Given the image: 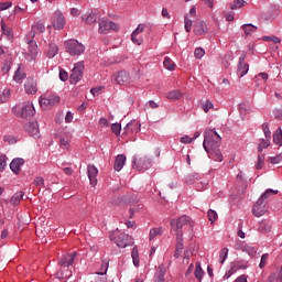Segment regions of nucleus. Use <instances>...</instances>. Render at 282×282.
<instances>
[{"mask_svg": "<svg viewBox=\"0 0 282 282\" xmlns=\"http://www.w3.org/2000/svg\"><path fill=\"white\" fill-rule=\"evenodd\" d=\"M76 260V252L67 253L62 256L58 261V265H65L69 268V265H74V261Z\"/></svg>", "mask_w": 282, "mask_h": 282, "instance_id": "nucleus-17", "label": "nucleus"}, {"mask_svg": "<svg viewBox=\"0 0 282 282\" xmlns=\"http://www.w3.org/2000/svg\"><path fill=\"white\" fill-rule=\"evenodd\" d=\"M214 107H215V105H213V101H210V100H206L202 105L203 111H205V113H208V111H210V109H214Z\"/></svg>", "mask_w": 282, "mask_h": 282, "instance_id": "nucleus-43", "label": "nucleus"}, {"mask_svg": "<svg viewBox=\"0 0 282 282\" xmlns=\"http://www.w3.org/2000/svg\"><path fill=\"white\" fill-rule=\"evenodd\" d=\"M164 274H166V267L164 264H160L154 274V280L164 281Z\"/></svg>", "mask_w": 282, "mask_h": 282, "instance_id": "nucleus-25", "label": "nucleus"}, {"mask_svg": "<svg viewBox=\"0 0 282 282\" xmlns=\"http://www.w3.org/2000/svg\"><path fill=\"white\" fill-rule=\"evenodd\" d=\"M23 164H25V160L24 159L15 158L10 163V170L15 175H19V173L21 172V166H23Z\"/></svg>", "mask_w": 282, "mask_h": 282, "instance_id": "nucleus-18", "label": "nucleus"}, {"mask_svg": "<svg viewBox=\"0 0 282 282\" xmlns=\"http://www.w3.org/2000/svg\"><path fill=\"white\" fill-rule=\"evenodd\" d=\"M8 166V156L6 154H0V172L3 173Z\"/></svg>", "mask_w": 282, "mask_h": 282, "instance_id": "nucleus-40", "label": "nucleus"}, {"mask_svg": "<svg viewBox=\"0 0 282 282\" xmlns=\"http://www.w3.org/2000/svg\"><path fill=\"white\" fill-rule=\"evenodd\" d=\"M132 263L138 268L140 265V254L138 253V247L134 246L131 252Z\"/></svg>", "mask_w": 282, "mask_h": 282, "instance_id": "nucleus-30", "label": "nucleus"}, {"mask_svg": "<svg viewBox=\"0 0 282 282\" xmlns=\"http://www.w3.org/2000/svg\"><path fill=\"white\" fill-rule=\"evenodd\" d=\"M115 80L117 85H127L130 80V77L127 70H121L117 74Z\"/></svg>", "mask_w": 282, "mask_h": 282, "instance_id": "nucleus-22", "label": "nucleus"}, {"mask_svg": "<svg viewBox=\"0 0 282 282\" xmlns=\"http://www.w3.org/2000/svg\"><path fill=\"white\" fill-rule=\"evenodd\" d=\"M85 73V63L79 62L74 65L72 69L69 82L72 85H76V83L83 79V74Z\"/></svg>", "mask_w": 282, "mask_h": 282, "instance_id": "nucleus-7", "label": "nucleus"}, {"mask_svg": "<svg viewBox=\"0 0 282 282\" xmlns=\"http://www.w3.org/2000/svg\"><path fill=\"white\" fill-rule=\"evenodd\" d=\"M9 8H12V2H0V10L3 12V10H8Z\"/></svg>", "mask_w": 282, "mask_h": 282, "instance_id": "nucleus-60", "label": "nucleus"}, {"mask_svg": "<svg viewBox=\"0 0 282 282\" xmlns=\"http://www.w3.org/2000/svg\"><path fill=\"white\" fill-rule=\"evenodd\" d=\"M15 113L19 118H32L36 113V110L34 109L33 102L26 101L15 107Z\"/></svg>", "mask_w": 282, "mask_h": 282, "instance_id": "nucleus-5", "label": "nucleus"}, {"mask_svg": "<svg viewBox=\"0 0 282 282\" xmlns=\"http://www.w3.org/2000/svg\"><path fill=\"white\" fill-rule=\"evenodd\" d=\"M261 198H258L256 204L253 205L252 213L254 217H263L265 215V203H263Z\"/></svg>", "mask_w": 282, "mask_h": 282, "instance_id": "nucleus-14", "label": "nucleus"}, {"mask_svg": "<svg viewBox=\"0 0 282 282\" xmlns=\"http://www.w3.org/2000/svg\"><path fill=\"white\" fill-rule=\"evenodd\" d=\"M189 223H191V218L186 215L181 216L177 219H173L171 221L172 230H174L175 232H180L183 226H186Z\"/></svg>", "mask_w": 282, "mask_h": 282, "instance_id": "nucleus-12", "label": "nucleus"}, {"mask_svg": "<svg viewBox=\"0 0 282 282\" xmlns=\"http://www.w3.org/2000/svg\"><path fill=\"white\" fill-rule=\"evenodd\" d=\"M58 54V46L56 44H50V50L47 52L48 58H54Z\"/></svg>", "mask_w": 282, "mask_h": 282, "instance_id": "nucleus-38", "label": "nucleus"}, {"mask_svg": "<svg viewBox=\"0 0 282 282\" xmlns=\"http://www.w3.org/2000/svg\"><path fill=\"white\" fill-rule=\"evenodd\" d=\"M206 54V51H204V48L202 47H197L195 51H194V56L195 58H204V55Z\"/></svg>", "mask_w": 282, "mask_h": 282, "instance_id": "nucleus-53", "label": "nucleus"}, {"mask_svg": "<svg viewBox=\"0 0 282 282\" xmlns=\"http://www.w3.org/2000/svg\"><path fill=\"white\" fill-rule=\"evenodd\" d=\"M152 162L151 159L148 156H133L132 159V169H135L137 171H148V169H151Z\"/></svg>", "mask_w": 282, "mask_h": 282, "instance_id": "nucleus-6", "label": "nucleus"}, {"mask_svg": "<svg viewBox=\"0 0 282 282\" xmlns=\"http://www.w3.org/2000/svg\"><path fill=\"white\" fill-rule=\"evenodd\" d=\"M111 131L115 133V135H120V132L122 131V126L120 123H112Z\"/></svg>", "mask_w": 282, "mask_h": 282, "instance_id": "nucleus-49", "label": "nucleus"}, {"mask_svg": "<svg viewBox=\"0 0 282 282\" xmlns=\"http://www.w3.org/2000/svg\"><path fill=\"white\" fill-rule=\"evenodd\" d=\"M64 45L69 56H80L82 54H85V46L77 40H68Z\"/></svg>", "mask_w": 282, "mask_h": 282, "instance_id": "nucleus-4", "label": "nucleus"}, {"mask_svg": "<svg viewBox=\"0 0 282 282\" xmlns=\"http://www.w3.org/2000/svg\"><path fill=\"white\" fill-rule=\"evenodd\" d=\"M272 230V226L268 225L265 221H260L258 227V232L262 235H268Z\"/></svg>", "mask_w": 282, "mask_h": 282, "instance_id": "nucleus-28", "label": "nucleus"}, {"mask_svg": "<svg viewBox=\"0 0 282 282\" xmlns=\"http://www.w3.org/2000/svg\"><path fill=\"white\" fill-rule=\"evenodd\" d=\"M246 6V0H235L234 4L230 6L231 10H239Z\"/></svg>", "mask_w": 282, "mask_h": 282, "instance_id": "nucleus-41", "label": "nucleus"}, {"mask_svg": "<svg viewBox=\"0 0 282 282\" xmlns=\"http://www.w3.org/2000/svg\"><path fill=\"white\" fill-rule=\"evenodd\" d=\"M242 30H243L246 36H250V34H253V32H257V26L252 25L251 23L243 24Z\"/></svg>", "mask_w": 282, "mask_h": 282, "instance_id": "nucleus-34", "label": "nucleus"}, {"mask_svg": "<svg viewBox=\"0 0 282 282\" xmlns=\"http://www.w3.org/2000/svg\"><path fill=\"white\" fill-rule=\"evenodd\" d=\"M227 259H228V248H223L219 252V263L221 264L226 263Z\"/></svg>", "mask_w": 282, "mask_h": 282, "instance_id": "nucleus-39", "label": "nucleus"}, {"mask_svg": "<svg viewBox=\"0 0 282 282\" xmlns=\"http://www.w3.org/2000/svg\"><path fill=\"white\" fill-rule=\"evenodd\" d=\"M207 217H208V219H209V221H210V224H215V221H216V219H217V212H215V210H213V209H209L208 212H207Z\"/></svg>", "mask_w": 282, "mask_h": 282, "instance_id": "nucleus-46", "label": "nucleus"}, {"mask_svg": "<svg viewBox=\"0 0 282 282\" xmlns=\"http://www.w3.org/2000/svg\"><path fill=\"white\" fill-rule=\"evenodd\" d=\"M182 144H191L193 142V138L185 135L181 138Z\"/></svg>", "mask_w": 282, "mask_h": 282, "instance_id": "nucleus-62", "label": "nucleus"}, {"mask_svg": "<svg viewBox=\"0 0 282 282\" xmlns=\"http://www.w3.org/2000/svg\"><path fill=\"white\" fill-rule=\"evenodd\" d=\"M269 162H271V164L281 163L282 162V152L280 154H278L276 156L269 158Z\"/></svg>", "mask_w": 282, "mask_h": 282, "instance_id": "nucleus-54", "label": "nucleus"}, {"mask_svg": "<svg viewBox=\"0 0 282 282\" xmlns=\"http://www.w3.org/2000/svg\"><path fill=\"white\" fill-rule=\"evenodd\" d=\"M43 32H45V24H43V22H36L32 25L31 31L26 36L29 50L24 53V58L29 63L36 61V57L39 56V46L36 45V41L32 39H34L36 34H43Z\"/></svg>", "mask_w": 282, "mask_h": 282, "instance_id": "nucleus-1", "label": "nucleus"}, {"mask_svg": "<svg viewBox=\"0 0 282 282\" xmlns=\"http://www.w3.org/2000/svg\"><path fill=\"white\" fill-rule=\"evenodd\" d=\"M184 24H185V31L191 32V29L193 28V20L188 19V17H185Z\"/></svg>", "mask_w": 282, "mask_h": 282, "instance_id": "nucleus-55", "label": "nucleus"}, {"mask_svg": "<svg viewBox=\"0 0 282 282\" xmlns=\"http://www.w3.org/2000/svg\"><path fill=\"white\" fill-rule=\"evenodd\" d=\"M184 96V94L182 93V90L180 89H175V90H171L166 94V98L167 100H181V98Z\"/></svg>", "mask_w": 282, "mask_h": 282, "instance_id": "nucleus-24", "label": "nucleus"}, {"mask_svg": "<svg viewBox=\"0 0 282 282\" xmlns=\"http://www.w3.org/2000/svg\"><path fill=\"white\" fill-rule=\"evenodd\" d=\"M268 147H270V139H262L258 148L259 153H261L263 149H268Z\"/></svg>", "mask_w": 282, "mask_h": 282, "instance_id": "nucleus-45", "label": "nucleus"}, {"mask_svg": "<svg viewBox=\"0 0 282 282\" xmlns=\"http://www.w3.org/2000/svg\"><path fill=\"white\" fill-rule=\"evenodd\" d=\"M25 131H26V133H29V135H31L32 138H39V133H41V131L39 130V122H36V121H30V122L25 126Z\"/></svg>", "mask_w": 282, "mask_h": 282, "instance_id": "nucleus-16", "label": "nucleus"}, {"mask_svg": "<svg viewBox=\"0 0 282 282\" xmlns=\"http://www.w3.org/2000/svg\"><path fill=\"white\" fill-rule=\"evenodd\" d=\"M98 23H99V29H98L99 34H109L111 30H113L115 32H117L118 30V24L109 20L101 19L98 21Z\"/></svg>", "mask_w": 282, "mask_h": 282, "instance_id": "nucleus-10", "label": "nucleus"}, {"mask_svg": "<svg viewBox=\"0 0 282 282\" xmlns=\"http://www.w3.org/2000/svg\"><path fill=\"white\" fill-rule=\"evenodd\" d=\"M237 273V265H231L230 270H228L225 275L223 276L224 281L230 279V276H232V274Z\"/></svg>", "mask_w": 282, "mask_h": 282, "instance_id": "nucleus-44", "label": "nucleus"}, {"mask_svg": "<svg viewBox=\"0 0 282 282\" xmlns=\"http://www.w3.org/2000/svg\"><path fill=\"white\" fill-rule=\"evenodd\" d=\"M59 147L64 150H69V139L61 138L59 139Z\"/></svg>", "mask_w": 282, "mask_h": 282, "instance_id": "nucleus-51", "label": "nucleus"}, {"mask_svg": "<svg viewBox=\"0 0 282 282\" xmlns=\"http://www.w3.org/2000/svg\"><path fill=\"white\" fill-rule=\"evenodd\" d=\"M110 239L117 243L118 248H127V246H133V238L119 230L110 234Z\"/></svg>", "mask_w": 282, "mask_h": 282, "instance_id": "nucleus-3", "label": "nucleus"}, {"mask_svg": "<svg viewBox=\"0 0 282 282\" xmlns=\"http://www.w3.org/2000/svg\"><path fill=\"white\" fill-rule=\"evenodd\" d=\"M239 111H240L241 116H246L247 113H250V106L247 104H241L239 106Z\"/></svg>", "mask_w": 282, "mask_h": 282, "instance_id": "nucleus-48", "label": "nucleus"}, {"mask_svg": "<svg viewBox=\"0 0 282 282\" xmlns=\"http://www.w3.org/2000/svg\"><path fill=\"white\" fill-rule=\"evenodd\" d=\"M205 151L208 153V158H210V160H215V162H224V154H221V150H219V148Z\"/></svg>", "mask_w": 282, "mask_h": 282, "instance_id": "nucleus-20", "label": "nucleus"}, {"mask_svg": "<svg viewBox=\"0 0 282 282\" xmlns=\"http://www.w3.org/2000/svg\"><path fill=\"white\" fill-rule=\"evenodd\" d=\"M269 12H270L271 17H276V14H279V12H280L279 4H271L269 8Z\"/></svg>", "mask_w": 282, "mask_h": 282, "instance_id": "nucleus-50", "label": "nucleus"}, {"mask_svg": "<svg viewBox=\"0 0 282 282\" xmlns=\"http://www.w3.org/2000/svg\"><path fill=\"white\" fill-rule=\"evenodd\" d=\"M52 25L55 30H63L65 28V15H63V12L55 11L52 17Z\"/></svg>", "mask_w": 282, "mask_h": 282, "instance_id": "nucleus-11", "label": "nucleus"}, {"mask_svg": "<svg viewBox=\"0 0 282 282\" xmlns=\"http://www.w3.org/2000/svg\"><path fill=\"white\" fill-rule=\"evenodd\" d=\"M268 257H270V254H268V253H263L261 257L259 268H261L262 270H263V268H265V265L268 263Z\"/></svg>", "mask_w": 282, "mask_h": 282, "instance_id": "nucleus-57", "label": "nucleus"}, {"mask_svg": "<svg viewBox=\"0 0 282 282\" xmlns=\"http://www.w3.org/2000/svg\"><path fill=\"white\" fill-rule=\"evenodd\" d=\"M69 78V75L65 72V69H59V80L65 83Z\"/></svg>", "mask_w": 282, "mask_h": 282, "instance_id": "nucleus-58", "label": "nucleus"}, {"mask_svg": "<svg viewBox=\"0 0 282 282\" xmlns=\"http://www.w3.org/2000/svg\"><path fill=\"white\" fill-rule=\"evenodd\" d=\"M194 34L196 36H204V34H208V26L206 25V22L199 21L194 25Z\"/></svg>", "mask_w": 282, "mask_h": 282, "instance_id": "nucleus-19", "label": "nucleus"}, {"mask_svg": "<svg viewBox=\"0 0 282 282\" xmlns=\"http://www.w3.org/2000/svg\"><path fill=\"white\" fill-rule=\"evenodd\" d=\"M273 142L278 147H282V129L279 127L273 133Z\"/></svg>", "mask_w": 282, "mask_h": 282, "instance_id": "nucleus-27", "label": "nucleus"}, {"mask_svg": "<svg viewBox=\"0 0 282 282\" xmlns=\"http://www.w3.org/2000/svg\"><path fill=\"white\" fill-rule=\"evenodd\" d=\"M242 252H247V254H249V257H254V254H257V249H254V247H252L250 245H243Z\"/></svg>", "mask_w": 282, "mask_h": 282, "instance_id": "nucleus-37", "label": "nucleus"}, {"mask_svg": "<svg viewBox=\"0 0 282 282\" xmlns=\"http://www.w3.org/2000/svg\"><path fill=\"white\" fill-rule=\"evenodd\" d=\"M24 89L26 94L34 95L36 91H39V86L34 79H28L24 84Z\"/></svg>", "mask_w": 282, "mask_h": 282, "instance_id": "nucleus-21", "label": "nucleus"}, {"mask_svg": "<svg viewBox=\"0 0 282 282\" xmlns=\"http://www.w3.org/2000/svg\"><path fill=\"white\" fill-rule=\"evenodd\" d=\"M163 65L165 69H169V72H173V69H175V63H173L171 57H165L163 61Z\"/></svg>", "mask_w": 282, "mask_h": 282, "instance_id": "nucleus-36", "label": "nucleus"}, {"mask_svg": "<svg viewBox=\"0 0 282 282\" xmlns=\"http://www.w3.org/2000/svg\"><path fill=\"white\" fill-rule=\"evenodd\" d=\"M24 78L25 72L21 69V66H19L14 73L13 80H15V83H21V80H24Z\"/></svg>", "mask_w": 282, "mask_h": 282, "instance_id": "nucleus-29", "label": "nucleus"}, {"mask_svg": "<svg viewBox=\"0 0 282 282\" xmlns=\"http://www.w3.org/2000/svg\"><path fill=\"white\" fill-rule=\"evenodd\" d=\"M23 192H17L10 200L12 206H19V204H21V199H23Z\"/></svg>", "mask_w": 282, "mask_h": 282, "instance_id": "nucleus-32", "label": "nucleus"}, {"mask_svg": "<svg viewBox=\"0 0 282 282\" xmlns=\"http://www.w3.org/2000/svg\"><path fill=\"white\" fill-rule=\"evenodd\" d=\"M278 194H279V191L268 188L264 193L261 194L259 199H261L262 202H265V199H268V197H272L273 195H278Z\"/></svg>", "mask_w": 282, "mask_h": 282, "instance_id": "nucleus-31", "label": "nucleus"}, {"mask_svg": "<svg viewBox=\"0 0 282 282\" xmlns=\"http://www.w3.org/2000/svg\"><path fill=\"white\" fill-rule=\"evenodd\" d=\"M83 21H85L87 25H93V23H96V21H98V14L91 12L86 15H83Z\"/></svg>", "mask_w": 282, "mask_h": 282, "instance_id": "nucleus-26", "label": "nucleus"}, {"mask_svg": "<svg viewBox=\"0 0 282 282\" xmlns=\"http://www.w3.org/2000/svg\"><path fill=\"white\" fill-rule=\"evenodd\" d=\"M194 275H195V279H197L199 282H202V279L204 276V270L202 269V263L196 262Z\"/></svg>", "mask_w": 282, "mask_h": 282, "instance_id": "nucleus-33", "label": "nucleus"}, {"mask_svg": "<svg viewBox=\"0 0 282 282\" xmlns=\"http://www.w3.org/2000/svg\"><path fill=\"white\" fill-rule=\"evenodd\" d=\"M203 147L205 151H213V149H219L221 147V137L215 129L205 131Z\"/></svg>", "mask_w": 282, "mask_h": 282, "instance_id": "nucleus-2", "label": "nucleus"}, {"mask_svg": "<svg viewBox=\"0 0 282 282\" xmlns=\"http://www.w3.org/2000/svg\"><path fill=\"white\" fill-rule=\"evenodd\" d=\"M280 282V279H279V274L278 273H273L269 276V282Z\"/></svg>", "mask_w": 282, "mask_h": 282, "instance_id": "nucleus-63", "label": "nucleus"}, {"mask_svg": "<svg viewBox=\"0 0 282 282\" xmlns=\"http://www.w3.org/2000/svg\"><path fill=\"white\" fill-rule=\"evenodd\" d=\"M87 173H88L90 186H96V184H98V178H97L98 177V167L89 164L87 166Z\"/></svg>", "mask_w": 282, "mask_h": 282, "instance_id": "nucleus-15", "label": "nucleus"}, {"mask_svg": "<svg viewBox=\"0 0 282 282\" xmlns=\"http://www.w3.org/2000/svg\"><path fill=\"white\" fill-rule=\"evenodd\" d=\"M247 56L248 54L246 52H242V54L239 57L238 68H237L238 78H243V76H246V74H248V72L250 70V65L246 63Z\"/></svg>", "mask_w": 282, "mask_h": 282, "instance_id": "nucleus-8", "label": "nucleus"}, {"mask_svg": "<svg viewBox=\"0 0 282 282\" xmlns=\"http://www.w3.org/2000/svg\"><path fill=\"white\" fill-rule=\"evenodd\" d=\"M147 25L145 24H139L138 28L132 32L133 34H142L144 32Z\"/></svg>", "mask_w": 282, "mask_h": 282, "instance_id": "nucleus-61", "label": "nucleus"}, {"mask_svg": "<svg viewBox=\"0 0 282 282\" xmlns=\"http://www.w3.org/2000/svg\"><path fill=\"white\" fill-rule=\"evenodd\" d=\"M4 142H8V144H17V137L12 134H6L3 137Z\"/></svg>", "mask_w": 282, "mask_h": 282, "instance_id": "nucleus-52", "label": "nucleus"}, {"mask_svg": "<svg viewBox=\"0 0 282 282\" xmlns=\"http://www.w3.org/2000/svg\"><path fill=\"white\" fill-rule=\"evenodd\" d=\"M164 232V230L159 227V228H152L150 230V241H153V239H155V237H160V235H162Z\"/></svg>", "mask_w": 282, "mask_h": 282, "instance_id": "nucleus-35", "label": "nucleus"}, {"mask_svg": "<svg viewBox=\"0 0 282 282\" xmlns=\"http://www.w3.org/2000/svg\"><path fill=\"white\" fill-rule=\"evenodd\" d=\"M264 160H265L264 154L258 155V162L256 164V169H258V171H261V169H263Z\"/></svg>", "mask_w": 282, "mask_h": 282, "instance_id": "nucleus-47", "label": "nucleus"}, {"mask_svg": "<svg viewBox=\"0 0 282 282\" xmlns=\"http://www.w3.org/2000/svg\"><path fill=\"white\" fill-rule=\"evenodd\" d=\"M235 282H248V276H246V274H242L240 276H238Z\"/></svg>", "mask_w": 282, "mask_h": 282, "instance_id": "nucleus-64", "label": "nucleus"}, {"mask_svg": "<svg viewBox=\"0 0 282 282\" xmlns=\"http://www.w3.org/2000/svg\"><path fill=\"white\" fill-rule=\"evenodd\" d=\"M262 131L267 140H270L272 138V132L270 131V126L268 123L262 124Z\"/></svg>", "mask_w": 282, "mask_h": 282, "instance_id": "nucleus-42", "label": "nucleus"}, {"mask_svg": "<svg viewBox=\"0 0 282 282\" xmlns=\"http://www.w3.org/2000/svg\"><path fill=\"white\" fill-rule=\"evenodd\" d=\"M61 102V97L48 94L40 98V105L42 109H47V107H54V105H58Z\"/></svg>", "mask_w": 282, "mask_h": 282, "instance_id": "nucleus-9", "label": "nucleus"}, {"mask_svg": "<svg viewBox=\"0 0 282 282\" xmlns=\"http://www.w3.org/2000/svg\"><path fill=\"white\" fill-rule=\"evenodd\" d=\"M184 234L182 231H177L176 234V250L174 253L175 259H180L182 257V252L184 250Z\"/></svg>", "mask_w": 282, "mask_h": 282, "instance_id": "nucleus-13", "label": "nucleus"}, {"mask_svg": "<svg viewBox=\"0 0 282 282\" xmlns=\"http://www.w3.org/2000/svg\"><path fill=\"white\" fill-rule=\"evenodd\" d=\"M124 162H127V156L124 154L117 155L113 165L115 171H122V169L124 167Z\"/></svg>", "mask_w": 282, "mask_h": 282, "instance_id": "nucleus-23", "label": "nucleus"}, {"mask_svg": "<svg viewBox=\"0 0 282 282\" xmlns=\"http://www.w3.org/2000/svg\"><path fill=\"white\" fill-rule=\"evenodd\" d=\"M10 89H4L3 91H2V96H3V98H0V102H6V101H8V98H10Z\"/></svg>", "mask_w": 282, "mask_h": 282, "instance_id": "nucleus-59", "label": "nucleus"}, {"mask_svg": "<svg viewBox=\"0 0 282 282\" xmlns=\"http://www.w3.org/2000/svg\"><path fill=\"white\" fill-rule=\"evenodd\" d=\"M34 186H45V178L36 176L33 181Z\"/></svg>", "mask_w": 282, "mask_h": 282, "instance_id": "nucleus-56", "label": "nucleus"}]
</instances>
